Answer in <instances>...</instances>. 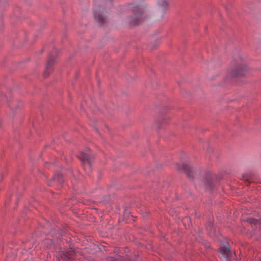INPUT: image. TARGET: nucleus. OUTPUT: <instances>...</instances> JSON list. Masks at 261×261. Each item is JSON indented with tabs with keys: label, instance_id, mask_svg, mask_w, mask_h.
I'll use <instances>...</instances> for the list:
<instances>
[{
	"label": "nucleus",
	"instance_id": "23",
	"mask_svg": "<svg viewBox=\"0 0 261 261\" xmlns=\"http://www.w3.org/2000/svg\"><path fill=\"white\" fill-rule=\"evenodd\" d=\"M182 223L184 225H186L187 223L188 225H189V223H191V219L189 216L185 217L182 220Z\"/></svg>",
	"mask_w": 261,
	"mask_h": 261
},
{
	"label": "nucleus",
	"instance_id": "7",
	"mask_svg": "<svg viewBox=\"0 0 261 261\" xmlns=\"http://www.w3.org/2000/svg\"><path fill=\"white\" fill-rule=\"evenodd\" d=\"M65 232L59 227H54L48 232V235L52 237V240H54L56 243H58L60 246H61L62 238L64 236Z\"/></svg>",
	"mask_w": 261,
	"mask_h": 261
},
{
	"label": "nucleus",
	"instance_id": "32",
	"mask_svg": "<svg viewBox=\"0 0 261 261\" xmlns=\"http://www.w3.org/2000/svg\"><path fill=\"white\" fill-rule=\"evenodd\" d=\"M207 150H208V151H209V152H211V151L213 152V149L212 148H211V147H208V148H207Z\"/></svg>",
	"mask_w": 261,
	"mask_h": 261
},
{
	"label": "nucleus",
	"instance_id": "25",
	"mask_svg": "<svg viewBox=\"0 0 261 261\" xmlns=\"http://www.w3.org/2000/svg\"><path fill=\"white\" fill-rule=\"evenodd\" d=\"M120 261H132L131 257L128 255H126L124 256L120 257Z\"/></svg>",
	"mask_w": 261,
	"mask_h": 261
},
{
	"label": "nucleus",
	"instance_id": "11",
	"mask_svg": "<svg viewBox=\"0 0 261 261\" xmlns=\"http://www.w3.org/2000/svg\"><path fill=\"white\" fill-rule=\"evenodd\" d=\"M94 17L100 26H103L107 23V19L101 12L94 11Z\"/></svg>",
	"mask_w": 261,
	"mask_h": 261
},
{
	"label": "nucleus",
	"instance_id": "33",
	"mask_svg": "<svg viewBox=\"0 0 261 261\" xmlns=\"http://www.w3.org/2000/svg\"><path fill=\"white\" fill-rule=\"evenodd\" d=\"M43 51H44L43 48H42V49L40 50L39 53H40V54H42V53L43 52Z\"/></svg>",
	"mask_w": 261,
	"mask_h": 261
},
{
	"label": "nucleus",
	"instance_id": "9",
	"mask_svg": "<svg viewBox=\"0 0 261 261\" xmlns=\"http://www.w3.org/2000/svg\"><path fill=\"white\" fill-rule=\"evenodd\" d=\"M218 251L224 257L225 261H229V257L231 255V252L229 244L228 242H225V244L220 247Z\"/></svg>",
	"mask_w": 261,
	"mask_h": 261
},
{
	"label": "nucleus",
	"instance_id": "20",
	"mask_svg": "<svg viewBox=\"0 0 261 261\" xmlns=\"http://www.w3.org/2000/svg\"><path fill=\"white\" fill-rule=\"evenodd\" d=\"M254 174H245L243 175V178L244 179V181L249 184L253 180V177Z\"/></svg>",
	"mask_w": 261,
	"mask_h": 261
},
{
	"label": "nucleus",
	"instance_id": "18",
	"mask_svg": "<svg viewBox=\"0 0 261 261\" xmlns=\"http://www.w3.org/2000/svg\"><path fill=\"white\" fill-rule=\"evenodd\" d=\"M169 122V118L167 116L162 118L158 121V129H161L164 124H168Z\"/></svg>",
	"mask_w": 261,
	"mask_h": 261
},
{
	"label": "nucleus",
	"instance_id": "30",
	"mask_svg": "<svg viewBox=\"0 0 261 261\" xmlns=\"http://www.w3.org/2000/svg\"><path fill=\"white\" fill-rule=\"evenodd\" d=\"M156 168L158 170L161 169L162 168V164H156Z\"/></svg>",
	"mask_w": 261,
	"mask_h": 261
},
{
	"label": "nucleus",
	"instance_id": "13",
	"mask_svg": "<svg viewBox=\"0 0 261 261\" xmlns=\"http://www.w3.org/2000/svg\"><path fill=\"white\" fill-rule=\"evenodd\" d=\"M77 158L81 161L82 164L91 161V156L90 154L83 151H80Z\"/></svg>",
	"mask_w": 261,
	"mask_h": 261
},
{
	"label": "nucleus",
	"instance_id": "21",
	"mask_svg": "<svg viewBox=\"0 0 261 261\" xmlns=\"http://www.w3.org/2000/svg\"><path fill=\"white\" fill-rule=\"evenodd\" d=\"M65 251L67 252L68 255L70 256L72 259H73V256L75 254V249L73 247L69 248V249H67Z\"/></svg>",
	"mask_w": 261,
	"mask_h": 261
},
{
	"label": "nucleus",
	"instance_id": "35",
	"mask_svg": "<svg viewBox=\"0 0 261 261\" xmlns=\"http://www.w3.org/2000/svg\"><path fill=\"white\" fill-rule=\"evenodd\" d=\"M86 151H90V149L88 147L86 148Z\"/></svg>",
	"mask_w": 261,
	"mask_h": 261
},
{
	"label": "nucleus",
	"instance_id": "1",
	"mask_svg": "<svg viewBox=\"0 0 261 261\" xmlns=\"http://www.w3.org/2000/svg\"><path fill=\"white\" fill-rule=\"evenodd\" d=\"M146 8L147 5L144 0H140L139 4L132 7V15L127 17V22L130 27H136L144 21L142 17L145 13Z\"/></svg>",
	"mask_w": 261,
	"mask_h": 261
},
{
	"label": "nucleus",
	"instance_id": "14",
	"mask_svg": "<svg viewBox=\"0 0 261 261\" xmlns=\"http://www.w3.org/2000/svg\"><path fill=\"white\" fill-rule=\"evenodd\" d=\"M157 4L164 14L168 10L169 4L166 0H157Z\"/></svg>",
	"mask_w": 261,
	"mask_h": 261
},
{
	"label": "nucleus",
	"instance_id": "29",
	"mask_svg": "<svg viewBox=\"0 0 261 261\" xmlns=\"http://www.w3.org/2000/svg\"><path fill=\"white\" fill-rule=\"evenodd\" d=\"M109 261H120V258H115V257H111L109 258Z\"/></svg>",
	"mask_w": 261,
	"mask_h": 261
},
{
	"label": "nucleus",
	"instance_id": "5",
	"mask_svg": "<svg viewBox=\"0 0 261 261\" xmlns=\"http://www.w3.org/2000/svg\"><path fill=\"white\" fill-rule=\"evenodd\" d=\"M0 101H6L8 103V107L12 111L14 116L19 112L23 106V102L18 99L8 101L7 97L4 93L0 94Z\"/></svg>",
	"mask_w": 261,
	"mask_h": 261
},
{
	"label": "nucleus",
	"instance_id": "4",
	"mask_svg": "<svg viewBox=\"0 0 261 261\" xmlns=\"http://www.w3.org/2000/svg\"><path fill=\"white\" fill-rule=\"evenodd\" d=\"M59 50L55 49V55L52 53H50L48 55L47 62L46 65L45 71L43 72L44 77H48L50 73L53 71L54 66L57 63V59L59 56Z\"/></svg>",
	"mask_w": 261,
	"mask_h": 261
},
{
	"label": "nucleus",
	"instance_id": "3",
	"mask_svg": "<svg viewBox=\"0 0 261 261\" xmlns=\"http://www.w3.org/2000/svg\"><path fill=\"white\" fill-rule=\"evenodd\" d=\"M249 73V67L244 64H237L233 69L228 70L224 80L231 82L232 80L246 76Z\"/></svg>",
	"mask_w": 261,
	"mask_h": 261
},
{
	"label": "nucleus",
	"instance_id": "19",
	"mask_svg": "<svg viewBox=\"0 0 261 261\" xmlns=\"http://www.w3.org/2000/svg\"><path fill=\"white\" fill-rule=\"evenodd\" d=\"M60 256H61V258L64 260H66V261H67V260H70V261H72L73 260V259H72L70 256H69L68 255V254L67 253V252H65V251H61V253H60Z\"/></svg>",
	"mask_w": 261,
	"mask_h": 261
},
{
	"label": "nucleus",
	"instance_id": "6",
	"mask_svg": "<svg viewBox=\"0 0 261 261\" xmlns=\"http://www.w3.org/2000/svg\"><path fill=\"white\" fill-rule=\"evenodd\" d=\"M176 170L179 172L182 171L185 173L187 177L191 180H194V176L193 175L194 170L192 166L186 162L181 164L176 163L175 164Z\"/></svg>",
	"mask_w": 261,
	"mask_h": 261
},
{
	"label": "nucleus",
	"instance_id": "15",
	"mask_svg": "<svg viewBox=\"0 0 261 261\" xmlns=\"http://www.w3.org/2000/svg\"><path fill=\"white\" fill-rule=\"evenodd\" d=\"M245 221L248 223L250 225L256 227L257 225L261 224V218L255 219L252 217H248L245 219Z\"/></svg>",
	"mask_w": 261,
	"mask_h": 261
},
{
	"label": "nucleus",
	"instance_id": "10",
	"mask_svg": "<svg viewBox=\"0 0 261 261\" xmlns=\"http://www.w3.org/2000/svg\"><path fill=\"white\" fill-rule=\"evenodd\" d=\"M43 247L44 249H49L52 251L57 249H60L61 246H60L58 243H56L54 240L51 239L46 238L42 241Z\"/></svg>",
	"mask_w": 261,
	"mask_h": 261
},
{
	"label": "nucleus",
	"instance_id": "26",
	"mask_svg": "<svg viewBox=\"0 0 261 261\" xmlns=\"http://www.w3.org/2000/svg\"><path fill=\"white\" fill-rule=\"evenodd\" d=\"M132 261H138V258L139 257L138 254H135L132 256H130Z\"/></svg>",
	"mask_w": 261,
	"mask_h": 261
},
{
	"label": "nucleus",
	"instance_id": "12",
	"mask_svg": "<svg viewBox=\"0 0 261 261\" xmlns=\"http://www.w3.org/2000/svg\"><path fill=\"white\" fill-rule=\"evenodd\" d=\"M214 220L213 218H209L208 221L205 224V228L208 234L214 233L216 229L214 225Z\"/></svg>",
	"mask_w": 261,
	"mask_h": 261
},
{
	"label": "nucleus",
	"instance_id": "37",
	"mask_svg": "<svg viewBox=\"0 0 261 261\" xmlns=\"http://www.w3.org/2000/svg\"><path fill=\"white\" fill-rule=\"evenodd\" d=\"M56 258H57V260H60V259H59V257L56 256Z\"/></svg>",
	"mask_w": 261,
	"mask_h": 261
},
{
	"label": "nucleus",
	"instance_id": "36",
	"mask_svg": "<svg viewBox=\"0 0 261 261\" xmlns=\"http://www.w3.org/2000/svg\"><path fill=\"white\" fill-rule=\"evenodd\" d=\"M156 47V46L155 45H153L152 47H151V49H155Z\"/></svg>",
	"mask_w": 261,
	"mask_h": 261
},
{
	"label": "nucleus",
	"instance_id": "28",
	"mask_svg": "<svg viewBox=\"0 0 261 261\" xmlns=\"http://www.w3.org/2000/svg\"><path fill=\"white\" fill-rule=\"evenodd\" d=\"M203 245L206 248H211L210 243L207 241H205L204 243H203Z\"/></svg>",
	"mask_w": 261,
	"mask_h": 261
},
{
	"label": "nucleus",
	"instance_id": "2",
	"mask_svg": "<svg viewBox=\"0 0 261 261\" xmlns=\"http://www.w3.org/2000/svg\"><path fill=\"white\" fill-rule=\"evenodd\" d=\"M221 179L220 176L212 172L207 171L203 176L201 181L205 190L212 193L219 187Z\"/></svg>",
	"mask_w": 261,
	"mask_h": 261
},
{
	"label": "nucleus",
	"instance_id": "22",
	"mask_svg": "<svg viewBox=\"0 0 261 261\" xmlns=\"http://www.w3.org/2000/svg\"><path fill=\"white\" fill-rule=\"evenodd\" d=\"M105 107L107 110L108 113L110 114V115H113L114 114V111L112 109L114 107V105L107 104L105 105Z\"/></svg>",
	"mask_w": 261,
	"mask_h": 261
},
{
	"label": "nucleus",
	"instance_id": "34",
	"mask_svg": "<svg viewBox=\"0 0 261 261\" xmlns=\"http://www.w3.org/2000/svg\"><path fill=\"white\" fill-rule=\"evenodd\" d=\"M94 129L95 130V131L97 132V133H98V128L96 127H94Z\"/></svg>",
	"mask_w": 261,
	"mask_h": 261
},
{
	"label": "nucleus",
	"instance_id": "8",
	"mask_svg": "<svg viewBox=\"0 0 261 261\" xmlns=\"http://www.w3.org/2000/svg\"><path fill=\"white\" fill-rule=\"evenodd\" d=\"M64 182L63 174L60 172H57L51 179L48 181L47 185L54 186L57 185L58 188H60L62 187V184Z\"/></svg>",
	"mask_w": 261,
	"mask_h": 261
},
{
	"label": "nucleus",
	"instance_id": "27",
	"mask_svg": "<svg viewBox=\"0 0 261 261\" xmlns=\"http://www.w3.org/2000/svg\"><path fill=\"white\" fill-rule=\"evenodd\" d=\"M9 0H0V7H3L6 5L8 2Z\"/></svg>",
	"mask_w": 261,
	"mask_h": 261
},
{
	"label": "nucleus",
	"instance_id": "24",
	"mask_svg": "<svg viewBox=\"0 0 261 261\" xmlns=\"http://www.w3.org/2000/svg\"><path fill=\"white\" fill-rule=\"evenodd\" d=\"M34 241L33 240H28L25 242V243L27 244L25 247V249H29L33 246V243Z\"/></svg>",
	"mask_w": 261,
	"mask_h": 261
},
{
	"label": "nucleus",
	"instance_id": "16",
	"mask_svg": "<svg viewBox=\"0 0 261 261\" xmlns=\"http://www.w3.org/2000/svg\"><path fill=\"white\" fill-rule=\"evenodd\" d=\"M62 242H63V245H65V243L68 244L69 248L74 247V243L72 239L69 236H66L65 234H64V236H63L62 238Z\"/></svg>",
	"mask_w": 261,
	"mask_h": 261
},
{
	"label": "nucleus",
	"instance_id": "17",
	"mask_svg": "<svg viewBox=\"0 0 261 261\" xmlns=\"http://www.w3.org/2000/svg\"><path fill=\"white\" fill-rule=\"evenodd\" d=\"M82 167L85 171L87 172L88 174H90L92 171V164L91 161L89 162H86L82 164Z\"/></svg>",
	"mask_w": 261,
	"mask_h": 261
},
{
	"label": "nucleus",
	"instance_id": "31",
	"mask_svg": "<svg viewBox=\"0 0 261 261\" xmlns=\"http://www.w3.org/2000/svg\"><path fill=\"white\" fill-rule=\"evenodd\" d=\"M23 261H34L33 257H28L27 259H24Z\"/></svg>",
	"mask_w": 261,
	"mask_h": 261
}]
</instances>
